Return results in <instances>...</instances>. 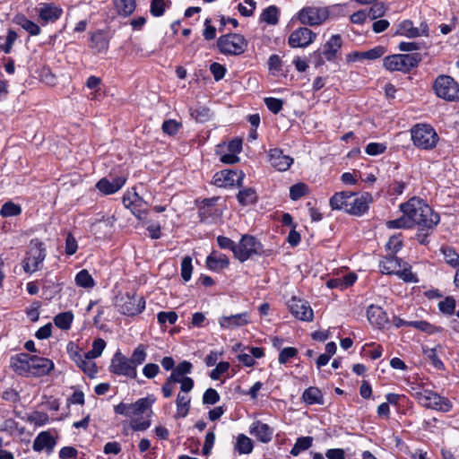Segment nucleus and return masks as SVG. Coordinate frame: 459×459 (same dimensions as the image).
Wrapping results in <instances>:
<instances>
[{"label":"nucleus","instance_id":"f257e3e1","mask_svg":"<svg viewBox=\"0 0 459 459\" xmlns=\"http://www.w3.org/2000/svg\"><path fill=\"white\" fill-rule=\"evenodd\" d=\"M403 213L412 228L417 226L420 232L419 241L423 244L429 230H432L439 222V215L435 212L431 207L427 204L422 199L412 197L406 203L400 205Z\"/></svg>","mask_w":459,"mask_h":459},{"label":"nucleus","instance_id":"f03ea898","mask_svg":"<svg viewBox=\"0 0 459 459\" xmlns=\"http://www.w3.org/2000/svg\"><path fill=\"white\" fill-rule=\"evenodd\" d=\"M412 395L421 406L427 409L448 412L453 406L449 399L431 390L423 389L415 391L412 393Z\"/></svg>","mask_w":459,"mask_h":459},{"label":"nucleus","instance_id":"7ed1b4c3","mask_svg":"<svg viewBox=\"0 0 459 459\" xmlns=\"http://www.w3.org/2000/svg\"><path fill=\"white\" fill-rule=\"evenodd\" d=\"M421 57L418 53L413 54H395L385 56L383 65L389 71H399L403 73L409 72L411 68L418 65Z\"/></svg>","mask_w":459,"mask_h":459},{"label":"nucleus","instance_id":"20e7f679","mask_svg":"<svg viewBox=\"0 0 459 459\" xmlns=\"http://www.w3.org/2000/svg\"><path fill=\"white\" fill-rule=\"evenodd\" d=\"M411 133L413 144L420 149H432L438 141L437 133L429 125H416Z\"/></svg>","mask_w":459,"mask_h":459},{"label":"nucleus","instance_id":"39448f33","mask_svg":"<svg viewBox=\"0 0 459 459\" xmlns=\"http://www.w3.org/2000/svg\"><path fill=\"white\" fill-rule=\"evenodd\" d=\"M217 46L222 54L238 56L246 51L247 41L240 34L230 33L221 36Z\"/></svg>","mask_w":459,"mask_h":459},{"label":"nucleus","instance_id":"423d86ee","mask_svg":"<svg viewBox=\"0 0 459 459\" xmlns=\"http://www.w3.org/2000/svg\"><path fill=\"white\" fill-rule=\"evenodd\" d=\"M329 15L328 7L310 5L299 10L298 19L304 25L318 26L323 24Z\"/></svg>","mask_w":459,"mask_h":459},{"label":"nucleus","instance_id":"0eeeda50","mask_svg":"<svg viewBox=\"0 0 459 459\" xmlns=\"http://www.w3.org/2000/svg\"><path fill=\"white\" fill-rule=\"evenodd\" d=\"M433 87L439 98L448 101L459 100V85L451 76L439 75Z\"/></svg>","mask_w":459,"mask_h":459},{"label":"nucleus","instance_id":"6e6552de","mask_svg":"<svg viewBox=\"0 0 459 459\" xmlns=\"http://www.w3.org/2000/svg\"><path fill=\"white\" fill-rule=\"evenodd\" d=\"M45 257L46 252L42 243L38 240L31 241L30 250L22 261L24 272L32 273L39 271Z\"/></svg>","mask_w":459,"mask_h":459},{"label":"nucleus","instance_id":"1a4fd4ad","mask_svg":"<svg viewBox=\"0 0 459 459\" xmlns=\"http://www.w3.org/2000/svg\"><path fill=\"white\" fill-rule=\"evenodd\" d=\"M261 244L252 236L244 235L240 241L236 244L234 256L241 263L249 259L253 255L261 253Z\"/></svg>","mask_w":459,"mask_h":459},{"label":"nucleus","instance_id":"9d476101","mask_svg":"<svg viewBox=\"0 0 459 459\" xmlns=\"http://www.w3.org/2000/svg\"><path fill=\"white\" fill-rule=\"evenodd\" d=\"M109 369L118 376H125L130 378L137 377V370L132 361L121 352L117 351L112 358Z\"/></svg>","mask_w":459,"mask_h":459},{"label":"nucleus","instance_id":"9b49d317","mask_svg":"<svg viewBox=\"0 0 459 459\" xmlns=\"http://www.w3.org/2000/svg\"><path fill=\"white\" fill-rule=\"evenodd\" d=\"M122 304H119V311L126 316H136L142 313L145 308V300L143 297L126 294L121 299Z\"/></svg>","mask_w":459,"mask_h":459},{"label":"nucleus","instance_id":"f8f14e48","mask_svg":"<svg viewBox=\"0 0 459 459\" xmlns=\"http://www.w3.org/2000/svg\"><path fill=\"white\" fill-rule=\"evenodd\" d=\"M316 38V33L313 32L307 27H300L293 30L288 39V43L291 48H306Z\"/></svg>","mask_w":459,"mask_h":459},{"label":"nucleus","instance_id":"ddd939ff","mask_svg":"<svg viewBox=\"0 0 459 459\" xmlns=\"http://www.w3.org/2000/svg\"><path fill=\"white\" fill-rule=\"evenodd\" d=\"M395 33L397 35L404 36L407 38L428 36L429 27L428 24L424 22H420L419 27H415L411 21L405 20L398 25Z\"/></svg>","mask_w":459,"mask_h":459},{"label":"nucleus","instance_id":"4468645a","mask_svg":"<svg viewBox=\"0 0 459 459\" xmlns=\"http://www.w3.org/2000/svg\"><path fill=\"white\" fill-rule=\"evenodd\" d=\"M244 174L230 169H224L216 173L213 177L214 184L220 187H227L237 184L241 185Z\"/></svg>","mask_w":459,"mask_h":459},{"label":"nucleus","instance_id":"2eb2a0df","mask_svg":"<svg viewBox=\"0 0 459 459\" xmlns=\"http://www.w3.org/2000/svg\"><path fill=\"white\" fill-rule=\"evenodd\" d=\"M250 322V315L248 312L222 316L218 319L220 326L223 329L238 328L247 325Z\"/></svg>","mask_w":459,"mask_h":459},{"label":"nucleus","instance_id":"dca6fc26","mask_svg":"<svg viewBox=\"0 0 459 459\" xmlns=\"http://www.w3.org/2000/svg\"><path fill=\"white\" fill-rule=\"evenodd\" d=\"M291 314L302 321H312L314 313L307 301L298 299H292L289 305Z\"/></svg>","mask_w":459,"mask_h":459},{"label":"nucleus","instance_id":"f3484780","mask_svg":"<svg viewBox=\"0 0 459 459\" xmlns=\"http://www.w3.org/2000/svg\"><path fill=\"white\" fill-rule=\"evenodd\" d=\"M30 362V374L34 377H43L48 374L51 370L54 369V363L51 359L39 357L37 355L31 356Z\"/></svg>","mask_w":459,"mask_h":459},{"label":"nucleus","instance_id":"a211bd4d","mask_svg":"<svg viewBox=\"0 0 459 459\" xmlns=\"http://www.w3.org/2000/svg\"><path fill=\"white\" fill-rule=\"evenodd\" d=\"M37 13L41 21L45 22H55L63 14V9L55 4H40Z\"/></svg>","mask_w":459,"mask_h":459},{"label":"nucleus","instance_id":"6ab92c4d","mask_svg":"<svg viewBox=\"0 0 459 459\" xmlns=\"http://www.w3.org/2000/svg\"><path fill=\"white\" fill-rule=\"evenodd\" d=\"M269 160L271 165L279 171L287 170L293 163V159L284 155L281 149H272L269 152Z\"/></svg>","mask_w":459,"mask_h":459},{"label":"nucleus","instance_id":"aec40b11","mask_svg":"<svg viewBox=\"0 0 459 459\" xmlns=\"http://www.w3.org/2000/svg\"><path fill=\"white\" fill-rule=\"evenodd\" d=\"M123 203L126 208H130L132 212L139 219L143 220L145 218V212H141L140 208L144 204L143 199L136 193L128 192L124 195Z\"/></svg>","mask_w":459,"mask_h":459},{"label":"nucleus","instance_id":"412c9836","mask_svg":"<svg viewBox=\"0 0 459 459\" xmlns=\"http://www.w3.org/2000/svg\"><path fill=\"white\" fill-rule=\"evenodd\" d=\"M372 201L369 194L365 193L360 196L352 197L348 213L351 215L360 216L368 210V204Z\"/></svg>","mask_w":459,"mask_h":459},{"label":"nucleus","instance_id":"4be33fe9","mask_svg":"<svg viewBox=\"0 0 459 459\" xmlns=\"http://www.w3.org/2000/svg\"><path fill=\"white\" fill-rule=\"evenodd\" d=\"M56 444L55 437L48 431H42L34 439L32 447L36 452L46 450L48 453H51Z\"/></svg>","mask_w":459,"mask_h":459},{"label":"nucleus","instance_id":"5701e85b","mask_svg":"<svg viewBox=\"0 0 459 459\" xmlns=\"http://www.w3.org/2000/svg\"><path fill=\"white\" fill-rule=\"evenodd\" d=\"M31 356L26 353L18 354L11 358L12 368L21 376H27L30 374V362Z\"/></svg>","mask_w":459,"mask_h":459},{"label":"nucleus","instance_id":"b1692460","mask_svg":"<svg viewBox=\"0 0 459 459\" xmlns=\"http://www.w3.org/2000/svg\"><path fill=\"white\" fill-rule=\"evenodd\" d=\"M126 183V178L123 177H117L112 179V181L107 178H101L97 184V189L104 195H112L117 192Z\"/></svg>","mask_w":459,"mask_h":459},{"label":"nucleus","instance_id":"393cba45","mask_svg":"<svg viewBox=\"0 0 459 459\" xmlns=\"http://www.w3.org/2000/svg\"><path fill=\"white\" fill-rule=\"evenodd\" d=\"M353 196L354 193L350 191L335 193L330 198V206L332 207L333 210H343L346 212H348Z\"/></svg>","mask_w":459,"mask_h":459},{"label":"nucleus","instance_id":"a878e982","mask_svg":"<svg viewBox=\"0 0 459 459\" xmlns=\"http://www.w3.org/2000/svg\"><path fill=\"white\" fill-rule=\"evenodd\" d=\"M342 44V41L341 36L338 34L333 35L324 45L323 51L320 55H322L325 60L333 61L341 49Z\"/></svg>","mask_w":459,"mask_h":459},{"label":"nucleus","instance_id":"bb28decb","mask_svg":"<svg viewBox=\"0 0 459 459\" xmlns=\"http://www.w3.org/2000/svg\"><path fill=\"white\" fill-rule=\"evenodd\" d=\"M367 314L370 324L378 328L384 327L388 323L387 314L378 306L370 305L368 307Z\"/></svg>","mask_w":459,"mask_h":459},{"label":"nucleus","instance_id":"cd10ccee","mask_svg":"<svg viewBox=\"0 0 459 459\" xmlns=\"http://www.w3.org/2000/svg\"><path fill=\"white\" fill-rule=\"evenodd\" d=\"M250 434L255 436L259 441L268 443L273 438V431L267 424L257 420L252 424Z\"/></svg>","mask_w":459,"mask_h":459},{"label":"nucleus","instance_id":"c85d7f7f","mask_svg":"<svg viewBox=\"0 0 459 459\" xmlns=\"http://www.w3.org/2000/svg\"><path fill=\"white\" fill-rule=\"evenodd\" d=\"M402 265L401 259L394 255H386L380 262L381 272L385 274H396Z\"/></svg>","mask_w":459,"mask_h":459},{"label":"nucleus","instance_id":"c756f323","mask_svg":"<svg viewBox=\"0 0 459 459\" xmlns=\"http://www.w3.org/2000/svg\"><path fill=\"white\" fill-rule=\"evenodd\" d=\"M90 48L97 53L106 52L108 48V39L102 31L94 32L90 39Z\"/></svg>","mask_w":459,"mask_h":459},{"label":"nucleus","instance_id":"7c9ffc66","mask_svg":"<svg viewBox=\"0 0 459 459\" xmlns=\"http://www.w3.org/2000/svg\"><path fill=\"white\" fill-rule=\"evenodd\" d=\"M230 261L225 255H217V252L213 251L206 259V265L212 271H219L229 266Z\"/></svg>","mask_w":459,"mask_h":459},{"label":"nucleus","instance_id":"2f4dec72","mask_svg":"<svg viewBox=\"0 0 459 459\" xmlns=\"http://www.w3.org/2000/svg\"><path fill=\"white\" fill-rule=\"evenodd\" d=\"M303 401L307 404H323L324 396L319 388L310 386L302 394Z\"/></svg>","mask_w":459,"mask_h":459},{"label":"nucleus","instance_id":"473e14b6","mask_svg":"<svg viewBox=\"0 0 459 459\" xmlns=\"http://www.w3.org/2000/svg\"><path fill=\"white\" fill-rule=\"evenodd\" d=\"M114 5L118 14L125 17L131 15L136 7L135 0H114Z\"/></svg>","mask_w":459,"mask_h":459},{"label":"nucleus","instance_id":"72a5a7b5","mask_svg":"<svg viewBox=\"0 0 459 459\" xmlns=\"http://www.w3.org/2000/svg\"><path fill=\"white\" fill-rule=\"evenodd\" d=\"M17 38V33L11 29L7 30V35L4 38L0 36V52H4V54L11 53Z\"/></svg>","mask_w":459,"mask_h":459},{"label":"nucleus","instance_id":"f704fd0d","mask_svg":"<svg viewBox=\"0 0 459 459\" xmlns=\"http://www.w3.org/2000/svg\"><path fill=\"white\" fill-rule=\"evenodd\" d=\"M190 397L187 394H178L176 405H177V414L176 418H185L190 408Z\"/></svg>","mask_w":459,"mask_h":459},{"label":"nucleus","instance_id":"c9c22d12","mask_svg":"<svg viewBox=\"0 0 459 459\" xmlns=\"http://www.w3.org/2000/svg\"><path fill=\"white\" fill-rule=\"evenodd\" d=\"M253 441L247 436L239 434L237 437L235 449L240 454H250L253 451Z\"/></svg>","mask_w":459,"mask_h":459},{"label":"nucleus","instance_id":"e433bc0d","mask_svg":"<svg viewBox=\"0 0 459 459\" xmlns=\"http://www.w3.org/2000/svg\"><path fill=\"white\" fill-rule=\"evenodd\" d=\"M437 349H441V347L439 345L434 348H429L428 346L422 347L424 355L431 362V364L437 369H443L444 364L438 358Z\"/></svg>","mask_w":459,"mask_h":459},{"label":"nucleus","instance_id":"4c0bfd02","mask_svg":"<svg viewBox=\"0 0 459 459\" xmlns=\"http://www.w3.org/2000/svg\"><path fill=\"white\" fill-rule=\"evenodd\" d=\"M75 283L76 285L85 289H91L95 286V281L86 269L81 270L76 274Z\"/></svg>","mask_w":459,"mask_h":459},{"label":"nucleus","instance_id":"58836bf2","mask_svg":"<svg viewBox=\"0 0 459 459\" xmlns=\"http://www.w3.org/2000/svg\"><path fill=\"white\" fill-rule=\"evenodd\" d=\"M278 14V8L274 5H271L263 11L260 20L267 24L275 25L279 22Z\"/></svg>","mask_w":459,"mask_h":459},{"label":"nucleus","instance_id":"ea45409f","mask_svg":"<svg viewBox=\"0 0 459 459\" xmlns=\"http://www.w3.org/2000/svg\"><path fill=\"white\" fill-rule=\"evenodd\" d=\"M385 54V49L383 47H376L370 50L365 52H354L352 54L354 59H369L374 60L381 57Z\"/></svg>","mask_w":459,"mask_h":459},{"label":"nucleus","instance_id":"a19ab883","mask_svg":"<svg viewBox=\"0 0 459 459\" xmlns=\"http://www.w3.org/2000/svg\"><path fill=\"white\" fill-rule=\"evenodd\" d=\"M74 315L72 312H63L55 316L54 323L58 328L62 330H68L71 327Z\"/></svg>","mask_w":459,"mask_h":459},{"label":"nucleus","instance_id":"79ce46f5","mask_svg":"<svg viewBox=\"0 0 459 459\" xmlns=\"http://www.w3.org/2000/svg\"><path fill=\"white\" fill-rule=\"evenodd\" d=\"M441 252L446 263L459 270V255L455 251V249L450 247H441Z\"/></svg>","mask_w":459,"mask_h":459},{"label":"nucleus","instance_id":"37998d69","mask_svg":"<svg viewBox=\"0 0 459 459\" xmlns=\"http://www.w3.org/2000/svg\"><path fill=\"white\" fill-rule=\"evenodd\" d=\"M22 212V207L13 202L4 203L0 210V215L2 217H13L18 216Z\"/></svg>","mask_w":459,"mask_h":459},{"label":"nucleus","instance_id":"c03bdc74","mask_svg":"<svg viewBox=\"0 0 459 459\" xmlns=\"http://www.w3.org/2000/svg\"><path fill=\"white\" fill-rule=\"evenodd\" d=\"M312 445V437H299L290 450V454L294 456L299 455L302 451L308 449Z\"/></svg>","mask_w":459,"mask_h":459},{"label":"nucleus","instance_id":"a18cd8bd","mask_svg":"<svg viewBox=\"0 0 459 459\" xmlns=\"http://www.w3.org/2000/svg\"><path fill=\"white\" fill-rule=\"evenodd\" d=\"M256 200V193L252 188H245L239 191L238 195V201L242 205H248L254 204Z\"/></svg>","mask_w":459,"mask_h":459},{"label":"nucleus","instance_id":"49530a36","mask_svg":"<svg viewBox=\"0 0 459 459\" xmlns=\"http://www.w3.org/2000/svg\"><path fill=\"white\" fill-rule=\"evenodd\" d=\"M170 2H165L164 0H152L150 12L154 17H160L163 15L167 7L170 5Z\"/></svg>","mask_w":459,"mask_h":459},{"label":"nucleus","instance_id":"de8ad7c7","mask_svg":"<svg viewBox=\"0 0 459 459\" xmlns=\"http://www.w3.org/2000/svg\"><path fill=\"white\" fill-rule=\"evenodd\" d=\"M147 353L144 345L139 344L133 351L131 358L132 364L136 368V366L141 365L146 359Z\"/></svg>","mask_w":459,"mask_h":459},{"label":"nucleus","instance_id":"09e8293b","mask_svg":"<svg viewBox=\"0 0 459 459\" xmlns=\"http://www.w3.org/2000/svg\"><path fill=\"white\" fill-rule=\"evenodd\" d=\"M105 346L106 342L103 339L99 338L94 340L91 350L85 353L86 359H96L100 357L102 354Z\"/></svg>","mask_w":459,"mask_h":459},{"label":"nucleus","instance_id":"8fccbe9b","mask_svg":"<svg viewBox=\"0 0 459 459\" xmlns=\"http://www.w3.org/2000/svg\"><path fill=\"white\" fill-rule=\"evenodd\" d=\"M396 275L405 282L418 281L417 276L411 273V266L406 263L403 264L402 267L396 273Z\"/></svg>","mask_w":459,"mask_h":459},{"label":"nucleus","instance_id":"3c124183","mask_svg":"<svg viewBox=\"0 0 459 459\" xmlns=\"http://www.w3.org/2000/svg\"><path fill=\"white\" fill-rule=\"evenodd\" d=\"M18 23L31 36H37L41 31L40 27L37 23L25 17L20 18Z\"/></svg>","mask_w":459,"mask_h":459},{"label":"nucleus","instance_id":"603ef678","mask_svg":"<svg viewBox=\"0 0 459 459\" xmlns=\"http://www.w3.org/2000/svg\"><path fill=\"white\" fill-rule=\"evenodd\" d=\"M77 365L91 377L97 373L96 364L92 361V359H86V355L84 359H80L77 361Z\"/></svg>","mask_w":459,"mask_h":459},{"label":"nucleus","instance_id":"864d4df0","mask_svg":"<svg viewBox=\"0 0 459 459\" xmlns=\"http://www.w3.org/2000/svg\"><path fill=\"white\" fill-rule=\"evenodd\" d=\"M155 402V398L152 396L142 398L136 401L134 404V411L136 414L143 413L153 403Z\"/></svg>","mask_w":459,"mask_h":459},{"label":"nucleus","instance_id":"5fc2aeb1","mask_svg":"<svg viewBox=\"0 0 459 459\" xmlns=\"http://www.w3.org/2000/svg\"><path fill=\"white\" fill-rule=\"evenodd\" d=\"M307 193V186L304 183H298L290 186V197L296 201Z\"/></svg>","mask_w":459,"mask_h":459},{"label":"nucleus","instance_id":"6e6d98bb","mask_svg":"<svg viewBox=\"0 0 459 459\" xmlns=\"http://www.w3.org/2000/svg\"><path fill=\"white\" fill-rule=\"evenodd\" d=\"M192 259L190 256H185L181 262V276L185 281H188L192 275Z\"/></svg>","mask_w":459,"mask_h":459},{"label":"nucleus","instance_id":"4d7b16f0","mask_svg":"<svg viewBox=\"0 0 459 459\" xmlns=\"http://www.w3.org/2000/svg\"><path fill=\"white\" fill-rule=\"evenodd\" d=\"M438 307L444 314L453 315L455 309V300L452 297H446L438 303Z\"/></svg>","mask_w":459,"mask_h":459},{"label":"nucleus","instance_id":"13d9d810","mask_svg":"<svg viewBox=\"0 0 459 459\" xmlns=\"http://www.w3.org/2000/svg\"><path fill=\"white\" fill-rule=\"evenodd\" d=\"M158 322L160 325H164L166 323H169V325H173L178 320V315L174 311H169V312H160L157 315Z\"/></svg>","mask_w":459,"mask_h":459},{"label":"nucleus","instance_id":"bf43d9fd","mask_svg":"<svg viewBox=\"0 0 459 459\" xmlns=\"http://www.w3.org/2000/svg\"><path fill=\"white\" fill-rule=\"evenodd\" d=\"M181 127V123L177 122L173 119L165 120L162 124L163 133L169 135H174L178 129Z\"/></svg>","mask_w":459,"mask_h":459},{"label":"nucleus","instance_id":"052dcab7","mask_svg":"<svg viewBox=\"0 0 459 459\" xmlns=\"http://www.w3.org/2000/svg\"><path fill=\"white\" fill-rule=\"evenodd\" d=\"M385 10L386 9L384 4L377 3L369 8L367 14L370 18V20H375L383 16L385 13Z\"/></svg>","mask_w":459,"mask_h":459},{"label":"nucleus","instance_id":"680f3d73","mask_svg":"<svg viewBox=\"0 0 459 459\" xmlns=\"http://www.w3.org/2000/svg\"><path fill=\"white\" fill-rule=\"evenodd\" d=\"M264 103H265L267 108L273 114L279 113L281 110L282 105H283V102L281 100L276 99V98H271V97L265 98Z\"/></svg>","mask_w":459,"mask_h":459},{"label":"nucleus","instance_id":"e2e57ef3","mask_svg":"<svg viewBox=\"0 0 459 459\" xmlns=\"http://www.w3.org/2000/svg\"><path fill=\"white\" fill-rule=\"evenodd\" d=\"M298 354V350L293 347H287L281 350L279 354V362L281 364L287 363L290 359L296 357Z\"/></svg>","mask_w":459,"mask_h":459},{"label":"nucleus","instance_id":"0e129e2a","mask_svg":"<svg viewBox=\"0 0 459 459\" xmlns=\"http://www.w3.org/2000/svg\"><path fill=\"white\" fill-rule=\"evenodd\" d=\"M220 400V394L213 388H208L203 395V403L204 404H215Z\"/></svg>","mask_w":459,"mask_h":459},{"label":"nucleus","instance_id":"69168bd1","mask_svg":"<svg viewBox=\"0 0 459 459\" xmlns=\"http://www.w3.org/2000/svg\"><path fill=\"white\" fill-rule=\"evenodd\" d=\"M403 246V242L398 236H392L386 243V249L390 251L389 255L397 253Z\"/></svg>","mask_w":459,"mask_h":459},{"label":"nucleus","instance_id":"338daca9","mask_svg":"<svg viewBox=\"0 0 459 459\" xmlns=\"http://www.w3.org/2000/svg\"><path fill=\"white\" fill-rule=\"evenodd\" d=\"M229 368L230 364L228 362L221 361L218 363L215 368H213L210 373L211 378L213 380H218L222 374L228 371Z\"/></svg>","mask_w":459,"mask_h":459},{"label":"nucleus","instance_id":"774afa93","mask_svg":"<svg viewBox=\"0 0 459 459\" xmlns=\"http://www.w3.org/2000/svg\"><path fill=\"white\" fill-rule=\"evenodd\" d=\"M386 146L380 143H370L366 146V152L368 155L375 156L385 152Z\"/></svg>","mask_w":459,"mask_h":459}]
</instances>
